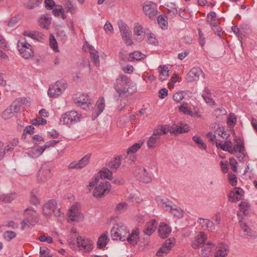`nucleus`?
I'll list each match as a JSON object with an SVG mask.
<instances>
[{"instance_id":"nucleus-1","label":"nucleus","mask_w":257,"mask_h":257,"mask_svg":"<svg viewBox=\"0 0 257 257\" xmlns=\"http://www.w3.org/2000/svg\"><path fill=\"white\" fill-rule=\"evenodd\" d=\"M103 178H107L111 180L112 179V173L108 168H104L99 172V174L95 177L94 180L89 183L90 187H93L97 185L93 192L95 197L101 198L105 194L108 193L110 189V184L106 181L103 180Z\"/></svg>"},{"instance_id":"nucleus-2","label":"nucleus","mask_w":257,"mask_h":257,"mask_svg":"<svg viewBox=\"0 0 257 257\" xmlns=\"http://www.w3.org/2000/svg\"><path fill=\"white\" fill-rule=\"evenodd\" d=\"M132 82L131 79L126 75H119L113 84V88L115 90V93L113 94V98L115 101L121 102L133 94L129 90Z\"/></svg>"},{"instance_id":"nucleus-3","label":"nucleus","mask_w":257,"mask_h":257,"mask_svg":"<svg viewBox=\"0 0 257 257\" xmlns=\"http://www.w3.org/2000/svg\"><path fill=\"white\" fill-rule=\"evenodd\" d=\"M53 163L48 162L44 163L37 173V180L39 183H43L51 178L53 175Z\"/></svg>"},{"instance_id":"nucleus-4","label":"nucleus","mask_w":257,"mask_h":257,"mask_svg":"<svg viewBox=\"0 0 257 257\" xmlns=\"http://www.w3.org/2000/svg\"><path fill=\"white\" fill-rule=\"evenodd\" d=\"M128 232L129 230L127 227L122 224H116L112 228L110 231L113 240L119 239L122 241L126 240V235Z\"/></svg>"},{"instance_id":"nucleus-5","label":"nucleus","mask_w":257,"mask_h":257,"mask_svg":"<svg viewBox=\"0 0 257 257\" xmlns=\"http://www.w3.org/2000/svg\"><path fill=\"white\" fill-rule=\"evenodd\" d=\"M118 28L122 37V39L125 44L128 46H131L133 44L131 38L132 32L127 25L122 21L118 22Z\"/></svg>"},{"instance_id":"nucleus-6","label":"nucleus","mask_w":257,"mask_h":257,"mask_svg":"<svg viewBox=\"0 0 257 257\" xmlns=\"http://www.w3.org/2000/svg\"><path fill=\"white\" fill-rule=\"evenodd\" d=\"M81 114L76 111H67L62 115L60 121L64 124H73L80 120Z\"/></svg>"},{"instance_id":"nucleus-7","label":"nucleus","mask_w":257,"mask_h":257,"mask_svg":"<svg viewBox=\"0 0 257 257\" xmlns=\"http://www.w3.org/2000/svg\"><path fill=\"white\" fill-rule=\"evenodd\" d=\"M133 173L134 176L140 181L149 183L152 181L151 175L147 172L146 169L143 167L137 166L135 167Z\"/></svg>"},{"instance_id":"nucleus-8","label":"nucleus","mask_w":257,"mask_h":257,"mask_svg":"<svg viewBox=\"0 0 257 257\" xmlns=\"http://www.w3.org/2000/svg\"><path fill=\"white\" fill-rule=\"evenodd\" d=\"M67 216L69 223L80 221L83 218V215L79 210L77 204L73 205L71 207L67 213Z\"/></svg>"},{"instance_id":"nucleus-9","label":"nucleus","mask_w":257,"mask_h":257,"mask_svg":"<svg viewBox=\"0 0 257 257\" xmlns=\"http://www.w3.org/2000/svg\"><path fill=\"white\" fill-rule=\"evenodd\" d=\"M201 74L204 77L205 74L202 70L199 67H195L192 68L188 73L186 79L190 82L198 81Z\"/></svg>"},{"instance_id":"nucleus-10","label":"nucleus","mask_w":257,"mask_h":257,"mask_svg":"<svg viewBox=\"0 0 257 257\" xmlns=\"http://www.w3.org/2000/svg\"><path fill=\"white\" fill-rule=\"evenodd\" d=\"M143 11L146 15L152 18L157 14V5L151 2H146L144 4Z\"/></svg>"},{"instance_id":"nucleus-11","label":"nucleus","mask_w":257,"mask_h":257,"mask_svg":"<svg viewBox=\"0 0 257 257\" xmlns=\"http://www.w3.org/2000/svg\"><path fill=\"white\" fill-rule=\"evenodd\" d=\"M77 242L78 246L81 247V249L84 250L85 251L89 252L93 248V242L90 239L83 238L81 236H78L77 237Z\"/></svg>"},{"instance_id":"nucleus-12","label":"nucleus","mask_w":257,"mask_h":257,"mask_svg":"<svg viewBox=\"0 0 257 257\" xmlns=\"http://www.w3.org/2000/svg\"><path fill=\"white\" fill-rule=\"evenodd\" d=\"M206 235L203 232H200L195 236L194 240L192 242L191 246L194 249H198L206 243Z\"/></svg>"},{"instance_id":"nucleus-13","label":"nucleus","mask_w":257,"mask_h":257,"mask_svg":"<svg viewBox=\"0 0 257 257\" xmlns=\"http://www.w3.org/2000/svg\"><path fill=\"white\" fill-rule=\"evenodd\" d=\"M90 155H87L83 157L78 162L75 161L70 164L68 166L69 169H81L84 167L89 162Z\"/></svg>"},{"instance_id":"nucleus-14","label":"nucleus","mask_w":257,"mask_h":257,"mask_svg":"<svg viewBox=\"0 0 257 257\" xmlns=\"http://www.w3.org/2000/svg\"><path fill=\"white\" fill-rule=\"evenodd\" d=\"M105 107V100L100 97L96 102V107L92 114V120H95L103 111Z\"/></svg>"},{"instance_id":"nucleus-15","label":"nucleus","mask_w":257,"mask_h":257,"mask_svg":"<svg viewBox=\"0 0 257 257\" xmlns=\"http://www.w3.org/2000/svg\"><path fill=\"white\" fill-rule=\"evenodd\" d=\"M19 102L15 101L9 108H7L2 114V117L5 119H8L13 116V111L17 112L19 110Z\"/></svg>"},{"instance_id":"nucleus-16","label":"nucleus","mask_w":257,"mask_h":257,"mask_svg":"<svg viewBox=\"0 0 257 257\" xmlns=\"http://www.w3.org/2000/svg\"><path fill=\"white\" fill-rule=\"evenodd\" d=\"M140 231L138 228L134 229L132 232L126 235V240L132 245H135L139 241Z\"/></svg>"},{"instance_id":"nucleus-17","label":"nucleus","mask_w":257,"mask_h":257,"mask_svg":"<svg viewBox=\"0 0 257 257\" xmlns=\"http://www.w3.org/2000/svg\"><path fill=\"white\" fill-rule=\"evenodd\" d=\"M24 215L26 219L31 220V225H34L38 221L37 212L31 207L25 209Z\"/></svg>"},{"instance_id":"nucleus-18","label":"nucleus","mask_w":257,"mask_h":257,"mask_svg":"<svg viewBox=\"0 0 257 257\" xmlns=\"http://www.w3.org/2000/svg\"><path fill=\"white\" fill-rule=\"evenodd\" d=\"M55 205H56V202L55 200H49L43 206V212L44 215L46 217L50 216L55 208Z\"/></svg>"},{"instance_id":"nucleus-19","label":"nucleus","mask_w":257,"mask_h":257,"mask_svg":"<svg viewBox=\"0 0 257 257\" xmlns=\"http://www.w3.org/2000/svg\"><path fill=\"white\" fill-rule=\"evenodd\" d=\"M172 229L166 223L161 222L159 227V235L161 238H167L171 232Z\"/></svg>"},{"instance_id":"nucleus-20","label":"nucleus","mask_w":257,"mask_h":257,"mask_svg":"<svg viewBox=\"0 0 257 257\" xmlns=\"http://www.w3.org/2000/svg\"><path fill=\"white\" fill-rule=\"evenodd\" d=\"M239 223L240 226L243 231L244 232V234L245 235H247L250 237L253 238H255L257 237V232L255 231H252L247 225V224L244 222L243 220H240L239 221Z\"/></svg>"},{"instance_id":"nucleus-21","label":"nucleus","mask_w":257,"mask_h":257,"mask_svg":"<svg viewBox=\"0 0 257 257\" xmlns=\"http://www.w3.org/2000/svg\"><path fill=\"white\" fill-rule=\"evenodd\" d=\"M201 255L202 257H209L211 252L214 248V244L211 241H208L201 246Z\"/></svg>"},{"instance_id":"nucleus-22","label":"nucleus","mask_w":257,"mask_h":257,"mask_svg":"<svg viewBox=\"0 0 257 257\" xmlns=\"http://www.w3.org/2000/svg\"><path fill=\"white\" fill-rule=\"evenodd\" d=\"M156 201L160 207L166 210L169 209L173 204L172 202L168 199L162 198L160 196L156 197Z\"/></svg>"},{"instance_id":"nucleus-23","label":"nucleus","mask_w":257,"mask_h":257,"mask_svg":"<svg viewBox=\"0 0 257 257\" xmlns=\"http://www.w3.org/2000/svg\"><path fill=\"white\" fill-rule=\"evenodd\" d=\"M174 246V243L171 241V239L166 240L163 244L162 246L156 252V255L160 256L163 253H168L171 248Z\"/></svg>"},{"instance_id":"nucleus-24","label":"nucleus","mask_w":257,"mask_h":257,"mask_svg":"<svg viewBox=\"0 0 257 257\" xmlns=\"http://www.w3.org/2000/svg\"><path fill=\"white\" fill-rule=\"evenodd\" d=\"M60 87L57 84V82L53 85L50 86L48 90V94L50 97L56 98L59 96L62 92L61 90H59Z\"/></svg>"},{"instance_id":"nucleus-25","label":"nucleus","mask_w":257,"mask_h":257,"mask_svg":"<svg viewBox=\"0 0 257 257\" xmlns=\"http://www.w3.org/2000/svg\"><path fill=\"white\" fill-rule=\"evenodd\" d=\"M228 252V247L227 244L221 243L216 247V251L214 257H226Z\"/></svg>"},{"instance_id":"nucleus-26","label":"nucleus","mask_w":257,"mask_h":257,"mask_svg":"<svg viewBox=\"0 0 257 257\" xmlns=\"http://www.w3.org/2000/svg\"><path fill=\"white\" fill-rule=\"evenodd\" d=\"M51 18L48 15H43L39 19V26L45 29H48L51 24Z\"/></svg>"},{"instance_id":"nucleus-27","label":"nucleus","mask_w":257,"mask_h":257,"mask_svg":"<svg viewBox=\"0 0 257 257\" xmlns=\"http://www.w3.org/2000/svg\"><path fill=\"white\" fill-rule=\"evenodd\" d=\"M157 222L155 220H152L148 222L146 227L144 229V232L148 235H151L155 231L157 227Z\"/></svg>"},{"instance_id":"nucleus-28","label":"nucleus","mask_w":257,"mask_h":257,"mask_svg":"<svg viewBox=\"0 0 257 257\" xmlns=\"http://www.w3.org/2000/svg\"><path fill=\"white\" fill-rule=\"evenodd\" d=\"M134 32L135 35L142 37L147 35L148 32H150V30H146L142 25L137 23L135 24Z\"/></svg>"},{"instance_id":"nucleus-29","label":"nucleus","mask_w":257,"mask_h":257,"mask_svg":"<svg viewBox=\"0 0 257 257\" xmlns=\"http://www.w3.org/2000/svg\"><path fill=\"white\" fill-rule=\"evenodd\" d=\"M122 158V156H118L109 162L108 166L111 170V172L112 171H115L119 168Z\"/></svg>"},{"instance_id":"nucleus-30","label":"nucleus","mask_w":257,"mask_h":257,"mask_svg":"<svg viewBox=\"0 0 257 257\" xmlns=\"http://www.w3.org/2000/svg\"><path fill=\"white\" fill-rule=\"evenodd\" d=\"M88 95L85 93L78 94L75 95L74 101L78 105H82L87 103Z\"/></svg>"},{"instance_id":"nucleus-31","label":"nucleus","mask_w":257,"mask_h":257,"mask_svg":"<svg viewBox=\"0 0 257 257\" xmlns=\"http://www.w3.org/2000/svg\"><path fill=\"white\" fill-rule=\"evenodd\" d=\"M47 148H48L46 144H45V145L43 146H40L36 149L32 150L28 153L29 156L32 158H37L40 156Z\"/></svg>"},{"instance_id":"nucleus-32","label":"nucleus","mask_w":257,"mask_h":257,"mask_svg":"<svg viewBox=\"0 0 257 257\" xmlns=\"http://www.w3.org/2000/svg\"><path fill=\"white\" fill-rule=\"evenodd\" d=\"M198 222L201 225L203 229L210 228L212 229L214 228V222L208 219L199 218Z\"/></svg>"},{"instance_id":"nucleus-33","label":"nucleus","mask_w":257,"mask_h":257,"mask_svg":"<svg viewBox=\"0 0 257 257\" xmlns=\"http://www.w3.org/2000/svg\"><path fill=\"white\" fill-rule=\"evenodd\" d=\"M188 130L178 124H173L169 127V132L171 134H181L188 132Z\"/></svg>"},{"instance_id":"nucleus-34","label":"nucleus","mask_w":257,"mask_h":257,"mask_svg":"<svg viewBox=\"0 0 257 257\" xmlns=\"http://www.w3.org/2000/svg\"><path fill=\"white\" fill-rule=\"evenodd\" d=\"M159 70L160 72L159 79L161 81L167 80L169 76L168 74L169 71L168 70V67L165 65H160L159 67Z\"/></svg>"},{"instance_id":"nucleus-35","label":"nucleus","mask_w":257,"mask_h":257,"mask_svg":"<svg viewBox=\"0 0 257 257\" xmlns=\"http://www.w3.org/2000/svg\"><path fill=\"white\" fill-rule=\"evenodd\" d=\"M19 51L22 57L25 59H28L33 56L34 52L32 48L27 49L19 48Z\"/></svg>"},{"instance_id":"nucleus-36","label":"nucleus","mask_w":257,"mask_h":257,"mask_svg":"<svg viewBox=\"0 0 257 257\" xmlns=\"http://www.w3.org/2000/svg\"><path fill=\"white\" fill-rule=\"evenodd\" d=\"M107 236L106 234H102L101 235L97 241V247L99 249H101L104 247L107 243Z\"/></svg>"},{"instance_id":"nucleus-37","label":"nucleus","mask_w":257,"mask_h":257,"mask_svg":"<svg viewBox=\"0 0 257 257\" xmlns=\"http://www.w3.org/2000/svg\"><path fill=\"white\" fill-rule=\"evenodd\" d=\"M167 7H168L167 9L168 17L171 18L175 17L178 13V10L176 5L174 4L171 3L170 6L168 5Z\"/></svg>"},{"instance_id":"nucleus-38","label":"nucleus","mask_w":257,"mask_h":257,"mask_svg":"<svg viewBox=\"0 0 257 257\" xmlns=\"http://www.w3.org/2000/svg\"><path fill=\"white\" fill-rule=\"evenodd\" d=\"M15 193L0 195V200L5 203H11L15 198Z\"/></svg>"},{"instance_id":"nucleus-39","label":"nucleus","mask_w":257,"mask_h":257,"mask_svg":"<svg viewBox=\"0 0 257 257\" xmlns=\"http://www.w3.org/2000/svg\"><path fill=\"white\" fill-rule=\"evenodd\" d=\"M23 35L29 37L33 39L39 40L43 36V34L37 31L32 33L29 31H25L23 33Z\"/></svg>"},{"instance_id":"nucleus-40","label":"nucleus","mask_w":257,"mask_h":257,"mask_svg":"<svg viewBox=\"0 0 257 257\" xmlns=\"http://www.w3.org/2000/svg\"><path fill=\"white\" fill-rule=\"evenodd\" d=\"M145 55L139 51H135L130 54V61H132L134 60H140L143 59Z\"/></svg>"},{"instance_id":"nucleus-41","label":"nucleus","mask_w":257,"mask_h":257,"mask_svg":"<svg viewBox=\"0 0 257 257\" xmlns=\"http://www.w3.org/2000/svg\"><path fill=\"white\" fill-rule=\"evenodd\" d=\"M160 139L159 137H154L153 135L149 138L147 142V146L149 149H152L155 147V145L159 143Z\"/></svg>"},{"instance_id":"nucleus-42","label":"nucleus","mask_w":257,"mask_h":257,"mask_svg":"<svg viewBox=\"0 0 257 257\" xmlns=\"http://www.w3.org/2000/svg\"><path fill=\"white\" fill-rule=\"evenodd\" d=\"M239 206L241 210L243 212V214L247 215L248 213V209L250 207V204L246 201H241L239 203Z\"/></svg>"},{"instance_id":"nucleus-43","label":"nucleus","mask_w":257,"mask_h":257,"mask_svg":"<svg viewBox=\"0 0 257 257\" xmlns=\"http://www.w3.org/2000/svg\"><path fill=\"white\" fill-rule=\"evenodd\" d=\"M171 213L173 214L174 216L178 218H181L183 215V210L180 208H174L172 205L169 209Z\"/></svg>"},{"instance_id":"nucleus-44","label":"nucleus","mask_w":257,"mask_h":257,"mask_svg":"<svg viewBox=\"0 0 257 257\" xmlns=\"http://www.w3.org/2000/svg\"><path fill=\"white\" fill-rule=\"evenodd\" d=\"M192 140L196 144L199 145V147L200 149L206 150V145L200 137L195 136L193 137Z\"/></svg>"},{"instance_id":"nucleus-45","label":"nucleus","mask_w":257,"mask_h":257,"mask_svg":"<svg viewBox=\"0 0 257 257\" xmlns=\"http://www.w3.org/2000/svg\"><path fill=\"white\" fill-rule=\"evenodd\" d=\"M4 238L7 241H10L16 236V233L13 231H6L3 234Z\"/></svg>"},{"instance_id":"nucleus-46","label":"nucleus","mask_w":257,"mask_h":257,"mask_svg":"<svg viewBox=\"0 0 257 257\" xmlns=\"http://www.w3.org/2000/svg\"><path fill=\"white\" fill-rule=\"evenodd\" d=\"M128 205L125 202H121L116 205L115 211L121 213L127 209Z\"/></svg>"},{"instance_id":"nucleus-47","label":"nucleus","mask_w":257,"mask_h":257,"mask_svg":"<svg viewBox=\"0 0 257 257\" xmlns=\"http://www.w3.org/2000/svg\"><path fill=\"white\" fill-rule=\"evenodd\" d=\"M147 35H148V39L147 40L148 43L154 45H156L158 43V41L157 39L156 38L154 34H152L150 32L148 33Z\"/></svg>"},{"instance_id":"nucleus-48","label":"nucleus","mask_w":257,"mask_h":257,"mask_svg":"<svg viewBox=\"0 0 257 257\" xmlns=\"http://www.w3.org/2000/svg\"><path fill=\"white\" fill-rule=\"evenodd\" d=\"M234 149V151H232L231 154L237 153V151L239 152V153L242 152L243 151H244V147L243 141L238 143L234 145V146L232 148V150Z\"/></svg>"},{"instance_id":"nucleus-49","label":"nucleus","mask_w":257,"mask_h":257,"mask_svg":"<svg viewBox=\"0 0 257 257\" xmlns=\"http://www.w3.org/2000/svg\"><path fill=\"white\" fill-rule=\"evenodd\" d=\"M50 46L53 50L56 52L58 51L57 42L54 36L51 34L49 36Z\"/></svg>"},{"instance_id":"nucleus-50","label":"nucleus","mask_w":257,"mask_h":257,"mask_svg":"<svg viewBox=\"0 0 257 257\" xmlns=\"http://www.w3.org/2000/svg\"><path fill=\"white\" fill-rule=\"evenodd\" d=\"M158 22L163 29L167 28L168 22L163 16L160 15L158 17Z\"/></svg>"},{"instance_id":"nucleus-51","label":"nucleus","mask_w":257,"mask_h":257,"mask_svg":"<svg viewBox=\"0 0 257 257\" xmlns=\"http://www.w3.org/2000/svg\"><path fill=\"white\" fill-rule=\"evenodd\" d=\"M47 120L46 119L42 118V117H37L35 119H34L32 120V123L34 125H44L46 124Z\"/></svg>"},{"instance_id":"nucleus-52","label":"nucleus","mask_w":257,"mask_h":257,"mask_svg":"<svg viewBox=\"0 0 257 257\" xmlns=\"http://www.w3.org/2000/svg\"><path fill=\"white\" fill-rule=\"evenodd\" d=\"M142 144V143H136L135 144L133 145L127 150V154H129L130 153H136L141 148Z\"/></svg>"},{"instance_id":"nucleus-53","label":"nucleus","mask_w":257,"mask_h":257,"mask_svg":"<svg viewBox=\"0 0 257 257\" xmlns=\"http://www.w3.org/2000/svg\"><path fill=\"white\" fill-rule=\"evenodd\" d=\"M179 110L185 114L191 115L192 114L191 109L184 104L179 107Z\"/></svg>"},{"instance_id":"nucleus-54","label":"nucleus","mask_w":257,"mask_h":257,"mask_svg":"<svg viewBox=\"0 0 257 257\" xmlns=\"http://www.w3.org/2000/svg\"><path fill=\"white\" fill-rule=\"evenodd\" d=\"M202 96L205 102L209 105H214L215 104V101L213 100L211 97V95H206L205 94H202Z\"/></svg>"},{"instance_id":"nucleus-55","label":"nucleus","mask_w":257,"mask_h":257,"mask_svg":"<svg viewBox=\"0 0 257 257\" xmlns=\"http://www.w3.org/2000/svg\"><path fill=\"white\" fill-rule=\"evenodd\" d=\"M228 176L230 184L232 186H235L237 182L236 176L234 174L232 173L228 174Z\"/></svg>"},{"instance_id":"nucleus-56","label":"nucleus","mask_w":257,"mask_h":257,"mask_svg":"<svg viewBox=\"0 0 257 257\" xmlns=\"http://www.w3.org/2000/svg\"><path fill=\"white\" fill-rule=\"evenodd\" d=\"M91 60L96 66L99 65V57L98 55V53H94L93 55H90Z\"/></svg>"},{"instance_id":"nucleus-57","label":"nucleus","mask_w":257,"mask_h":257,"mask_svg":"<svg viewBox=\"0 0 257 257\" xmlns=\"http://www.w3.org/2000/svg\"><path fill=\"white\" fill-rule=\"evenodd\" d=\"M18 47L19 49L20 48H24L25 49H27L28 48H32L31 45L29 43L27 42L25 40L24 41H19L18 43Z\"/></svg>"},{"instance_id":"nucleus-58","label":"nucleus","mask_w":257,"mask_h":257,"mask_svg":"<svg viewBox=\"0 0 257 257\" xmlns=\"http://www.w3.org/2000/svg\"><path fill=\"white\" fill-rule=\"evenodd\" d=\"M173 97L175 101L177 102H179L184 98L183 93L182 92H176L173 95Z\"/></svg>"},{"instance_id":"nucleus-59","label":"nucleus","mask_w":257,"mask_h":257,"mask_svg":"<svg viewBox=\"0 0 257 257\" xmlns=\"http://www.w3.org/2000/svg\"><path fill=\"white\" fill-rule=\"evenodd\" d=\"M229 163L232 170L235 172H237V162L234 158H230L229 159Z\"/></svg>"},{"instance_id":"nucleus-60","label":"nucleus","mask_w":257,"mask_h":257,"mask_svg":"<svg viewBox=\"0 0 257 257\" xmlns=\"http://www.w3.org/2000/svg\"><path fill=\"white\" fill-rule=\"evenodd\" d=\"M20 20V19L16 16L12 17L8 23V26L10 27H14Z\"/></svg>"},{"instance_id":"nucleus-61","label":"nucleus","mask_w":257,"mask_h":257,"mask_svg":"<svg viewBox=\"0 0 257 257\" xmlns=\"http://www.w3.org/2000/svg\"><path fill=\"white\" fill-rule=\"evenodd\" d=\"M215 134H218L219 136L222 137L223 139H227L229 136V134L227 133V132L223 130L221 131H219L218 130H215Z\"/></svg>"},{"instance_id":"nucleus-62","label":"nucleus","mask_w":257,"mask_h":257,"mask_svg":"<svg viewBox=\"0 0 257 257\" xmlns=\"http://www.w3.org/2000/svg\"><path fill=\"white\" fill-rule=\"evenodd\" d=\"M45 3L47 10H52L55 4L53 0H45Z\"/></svg>"},{"instance_id":"nucleus-63","label":"nucleus","mask_w":257,"mask_h":257,"mask_svg":"<svg viewBox=\"0 0 257 257\" xmlns=\"http://www.w3.org/2000/svg\"><path fill=\"white\" fill-rule=\"evenodd\" d=\"M57 83V84L60 87L59 90H61L62 92L64 91V90L66 89L67 87V83L64 80H60L56 81Z\"/></svg>"},{"instance_id":"nucleus-64","label":"nucleus","mask_w":257,"mask_h":257,"mask_svg":"<svg viewBox=\"0 0 257 257\" xmlns=\"http://www.w3.org/2000/svg\"><path fill=\"white\" fill-rule=\"evenodd\" d=\"M104 30L106 33L109 32L110 33H112L113 29L111 23L109 22H106L104 26Z\"/></svg>"}]
</instances>
